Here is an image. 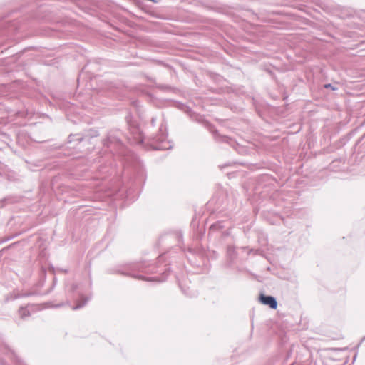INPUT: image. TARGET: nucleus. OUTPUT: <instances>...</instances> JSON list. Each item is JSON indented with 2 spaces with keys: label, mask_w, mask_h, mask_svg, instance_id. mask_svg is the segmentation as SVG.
<instances>
[{
  "label": "nucleus",
  "mask_w": 365,
  "mask_h": 365,
  "mask_svg": "<svg viewBox=\"0 0 365 365\" xmlns=\"http://www.w3.org/2000/svg\"><path fill=\"white\" fill-rule=\"evenodd\" d=\"M259 302L263 304L269 306L273 309H276L277 307L276 299L271 296H265L264 294H261L259 295Z\"/></svg>",
  "instance_id": "f257e3e1"
},
{
  "label": "nucleus",
  "mask_w": 365,
  "mask_h": 365,
  "mask_svg": "<svg viewBox=\"0 0 365 365\" xmlns=\"http://www.w3.org/2000/svg\"><path fill=\"white\" fill-rule=\"evenodd\" d=\"M330 86H331V85H330V84H329V85H325V87H326V88H330Z\"/></svg>",
  "instance_id": "f03ea898"
}]
</instances>
